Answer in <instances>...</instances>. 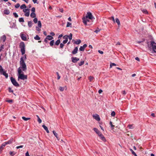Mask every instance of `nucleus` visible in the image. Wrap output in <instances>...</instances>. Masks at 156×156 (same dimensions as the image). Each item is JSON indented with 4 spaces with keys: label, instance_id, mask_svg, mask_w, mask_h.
<instances>
[{
    "label": "nucleus",
    "instance_id": "obj_4",
    "mask_svg": "<svg viewBox=\"0 0 156 156\" xmlns=\"http://www.w3.org/2000/svg\"><path fill=\"white\" fill-rule=\"evenodd\" d=\"M0 73L1 74L4 75L6 78H7L8 77V74L7 73L6 71H4V69L1 66H0Z\"/></svg>",
    "mask_w": 156,
    "mask_h": 156
},
{
    "label": "nucleus",
    "instance_id": "obj_37",
    "mask_svg": "<svg viewBox=\"0 0 156 156\" xmlns=\"http://www.w3.org/2000/svg\"><path fill=\"white\" fill-rule=\"evenodd\" d=\"M84 61H81L79 63V66H82L83 64L84 63Z\"/></svg>",
    "mask_w": 156,
    "mask_h": 156
},
{
    "label": "nucleus",
    "instance_id": "obj_28",
    "mask_svg": "<svg viewBox=\"0 0 156 156\" xmlns=\"http://www.w3.org/2000/svg\"><path fill=\"white\" fill-rule=\"evenodd\" d=\"M32 24L33 23L32 21H30L28 22V25L29 27H32Z\"/></svg>",
    "mask_w": 156,
    "mask_h": 156
},
{
    "label": "nucleus",
    "instance_id": "obj_56",
    "mask_svg": "<svg viewBox=\"0 0 156 156\" xmlns=\"http://www.w3.org/2000/svg\"><path fill=\"white\" fill-rule=\"evenodd\" d=\"M130 150L133 155L135 154V153H136L132 149H130Z\"/></svg>",
    "mask_w": 156,
    "mask_h": 156
},
{
    "label": "nucleus",
    "instance_id": "obj_45",
    "mask_svg": "<svg viewBox=\"0 0 156 156\" xmlns=\"http://www.w3.org/2000/svg\"><path fill=\"white\" fill-rule=\"evenodd\" d=\"M59 89L61 91H62L64 90V88L63 87H60L59 88Z\"/></svg>",
    "mask_w": 156,
    "mask_h": 156
},
{
    "label": "nucleus",
    "instance_id": "obj_48",
    "mask_svg": "<svg viewBox=\"0 0 156 156\" xmlns=\"http://www.w3.org/2000/svg\"><path fill=\"white\" fill-rule=\"evenodd\" d=\"M20 6V4L19 3L15 5V7L16 8H18Z\"/></svg>",
    "mask_w": 156,
    "mask_h": 156
},
{
    "label": "nucleus",
    "instance_id": "obj_59",
    "mask_svg": "<svg viewBox=\"0 0 156 156\" xmlns=\"http://www.w3.org/2000/svg\"><path fill=\"white\" fill-rule=\"evenodd\" d=\"M37 121L39 123H41L42 122L40 118L38 119Z\"/></svg>",
    "mask_w": 156,
    "mask_h": 156
},
{
    "label": "nucleus",
    "instance_id": "obj_22",
    "mask_svg": "<svg viewBox=\"0 0 156 156\" xmlns=\"http://www.w3.org/2000/svg\"><path fill=\"white\" fill-rule=\"evenodd\" d=\"M42 126L44 128V129L48 133H49V131L48 129V127L44 125H42Z\"/></svg>",
    "mask_w": 156,
    "mask_h": 156
},
{
    "label": "nucleus",
    "instance_id": "obj_60",
    "mask_svg": "<svg viewBox=\"0 0 156 156\" xmlns=\"http://www.w3.org/2000/svg\"><path fill=\"white\" fill-rule=\"evenodd\" d=\"M145 41V39H143V41H137V43L138 44H140L142 42H143Z\"/></svg>",
    "mask_w": 156,
    "mask_h": 156
},
{
    "label": "nucleus",
    "instance_id": "obj_53",
    "mask_svg": "<svg viewBox=\"0 0 156 156\" xmlns=\"http://www.w3.org/2000/svg\"><path fill=\"white\" fill-rule=\"evenodd\" d=\"M23 145H20L16 147V149H19L20 148H23Z\"/></svg>",
    "mask_w": 156,
    "mask_h": 156
},
{
    "label": "nucleus",
    "instance_id": "obj_35",
    "mask_svg": "<svg viewBox=\"0 0 156 156\" xmlns=\"http://www.w3.org/2000/svg\"><path fill=\"white\" fill-rule=\"evenodd\" d=\"M71 25H72L71 23H69V22H67L66 27H72Z\"/></svg>",
    "mask_w": 156,
    "mask_h": 156
},
{
    "label": "nucleus",
    "instance_id": "obj_18",
    "mask_svg": "<svg viewBox=\"0 0 156 156\" xmlns=\"http://www.w3.org/2000/svg\"><path fill=\"white\" fill-rule=\"evenodd\" d=\"M78 49L77 47H76L72 51V53L73 54H75L77 53Z\"/></svg>",
    "mask_w": 156,
    "mask_h": 156
},
{
    "label": "nucleus",
    "instance_id": "obj_9",
    "mask_svg": "<svg viewBox=\"0 0 156 156\" xmlns=\"http://www.w3.org/2000/svg\"><path fill=\"white\" fill-rule=\"evenodd\" d=\"M88 18L86 17H84L82 18L83 22V23L84 24V25H87V22H89V20L88 19Z\"/></svg>",
    "mask_w": 156,
    "mask_h": 156
},
{
    "label": "nucleus",
    "instance_id": "obj_46",
    "mask_svg": "<svg viewBox=\"0 0 156 156\" xmlns=\"http://www.w3.org/2000/svg\"><path fill=\"white\" fill-rule=\"evenodd\" d=\"M115 115V112L114 111H112L111 114V116H114Z\"/></svg>",
    "mask_w": 156,
    "mask_h": 156
},
{
    "label": "nucleus",
    "instance_id": "obj_49",
    "mask_svg": "<svg viewBox=\"0 0 156 156\" xmlns=\"http://www.w3.org/2000/svg\"><path fill=\"white\" fill-rule=\"evenodd\" d=\"M9 154L10 155L12 156H13L15 154L13 152L10 151Z\"/></svg>",
    "mask_w": 156,
    "mask_h": 156
},
{
    "label": "nucleus",
    "instance_id": "obj_47",
    "mask_svg": "<svg viewBox=\"0 0 156 156\" xmlns=\"http://www.w3.org/2000/svg\"><path fill=\"white\" fill-rule=\"evenodd\" d=\"M94 78V77L91 76H90L89 77V79L90 81H91Z\"/></svg>",
    "mask_w": 156,
    "mask_h": 156
},
{
    "label": "nucleus",
    "instance_id": "obj_39",
    "mask_svg": "<svg viewBox=\"0 0 156 156\" xmlns=\"http://www.w3.org/2000/svg\"><path fill=\"white\" fill-rule=\"evenodd\" d=\"M110 125H111L112 127V129H114V127L115 126L112 124V122L111 121H110Z\"/></svg>",
    "mask_w": 156,
    "mask_h": 156
},
{
    "label": "nucleus",
    "instance_id": "obj_41",
    "mask_svg": "<svg viewBox=\"0 0 156 156\" xmlns=\"http://www.w3.org/2000/svg\"><path fill=\"white\" fill-rule=\"evenodd\" d=\"M33 21H34V22L35 23H37L38 21H37V18L36 17L34 18V19L33 20Z\"/></svg>",
    "mask_w": 156,
    "mask_h": 156
},
{
    "label": "nucleus",
    "instance_id": "obj_16",
    "mask_svg": "<svg viewBox=\"0 0 156 156\" xmlns=\"http://www.w3.org/2000/svg\"><path fill=\"white\" fill-rule=\"evenodd\" d=\"M67 37H68L66 36V35H65L63 37V38L65 39L62 42V43L63 44H64L66 43L68 41V40L67 39Z\"/></svg>",
    "mask_w": 156,
    "mask_h": 156
},
{
    "label": "nucleus",
    "instance_id": "obj_29",
    "mask_svg": "<svg viewBox=\"0 0 156 156\" xmlns=\"http://www.w3.org/2000/svg\"><path fill=\"white\" fill-rule=\"evenodd\" d=\"M26 8L27 6L25 4H23L20 7V8L21 9H26Z\"/></svg>",
    "mask_w": 156,
    "mask_h": 156
},
{
    "label": "nucleus",
    "instance_id": "obj_38",
    "mask_svg": "<svg viewBox=\"0 0 156 156\" xmlns=\"http://www.w3.org/2000/svg\"><path fill=\"white\" fill-rule=\"evenodd\" d=\"M54 40H51L50 41V44L51 46H52L53 45L54 43Z\"/></svg>",
    "mask_w": 156,
    "mask_h": 156
},
{
    "label": "nucleus",
    "instance_id": "obj_32",
    "mask_svg": "<svg viewBox=\"0 0 156 156\" xmlns=\"http://www.w3.org/2000/svg\"><path fill=\"white\" fill-rule=\"evenodd\" d=\"M22 119L25 121H27L30 119V118H26L25 117L23 116L22 117Z\"/></svg>",
    "mask_w": 156,
    "mask_h": 156
},
{
    "label": "nucleus",
    "instance_id": "obj_23",
    "mask_svg": "<svg viewBox=\"0 0 156 156\" xmlns=\"http://www.w3.org/2000/svg\"><path fill=\"white\" fill-rule=\"evenodd\" d=\"M115 21L116 22V23H117V24L118 25V26L119 27L120 26V22L118 18H116L115 19Z\"/></svg>",
    "mask_w": 156,
    "mask_h": 156
},
{
    "label": "nucleus",
    "instance_id": "obj_61",
    "mask_svg": "<svg viewBox=\"0 0 156 156\" xmlns=\"http://www.w3.org/2000/svg\"><path fill=\"white\" fill-rule=\"evenodd\" d=\"M122 94L124 95H126V91L125 90H123V91L122 92Z\"/></svg>",
    "mask_w": 156,
    "mask_h": 156
},
{
    "label": "nucleus",
    "instance_id": "obj_21",
    "mask_svg": "<svg viewBox=\"0 0 156 156\" xmlns=\"http://www.w3.org/2000/svg\"><path fill=\"white\" fill-rule=\"evenodd\" d=\"M6 145L5 142L3 143L0 147V151H2Z\"/></svg>",
    "mask_w": 156,
    "mask_h": 156
},
{
    "label": "nucleus",
    "instance_id": "obj_44",
    "mask_svg": "<svg viewBox=\"0 0 156 156\" xmlns=\"http://www.w3.org/2000/svg\"><path fill=\"white\" fill-rule=\"evenodd\" d=\"M13 15L15 18H17L18 17V14L16 12L13 13Z\"/></svg>",
    "mask_w": 156,
    "mask_h": 156
},
{
    "label": "nucleus",
    "instance_id": "obj_43",
    "mask_svg": "<svg viewBox=\"0 0 156 156\" xmlns=\"http://www.w3.org/2000/svg\"><path fill=\"white\" fill-rule=\"evenodd\" d=\"M8 90H9V92H11V93H13V90H12L11 88L10 87H9L8 88Z\"/></svg>",
    "mask_w": 156,
    "mask_h": 156
},
{
    "label": "nucleus",
    "instance_id": "obj_13",
    "mask_svg": "<svg viewBox=\"0 0 156 156\" xmlns=\"http://www.w3.org/2000/svg\"><path fill=\"white\" fill-rule=\"evenodd\" d=\"M20 37L24 41H27V37L25 34H21Z\"/></svg>",
    "mask_w": 156,
    "mask_h": 156
},
{
    "label": "nucleus",
    "instance_id": "obj_20",
    "mask_svg": "<svg viewBox=\"0 0 156 156\" xmlns=\"http://www.w3.org/2000/svg\"><path fill=\"white\" fill-rule=\"evenodd\" d=\"M53 133L54 135V136L56 137L57 139H58V140H59L60 139V138H59V137L58 136V135L56 133L55 131L54 130L53 131Z\"/></svg>",
    "mask_w": 156,
    "mask_h": 156
},
{
    "label": "nucleus",
    "instance_id": "obj_1",
    "mask_svg": "<svg viewBox=\"0 0 156 156\" xmlns=\"http://www.w3.org/2000/svg\"><path fill=\"white\" fill-rule=\"evenodd\" d=\"M26 55H25L21 57L20 62V65L21 66L20 67L24 71H25L27 69L26 64L24 62V61L26 60Z\"/></svg>",
    "mask_w": 156,
    "mask_h": 156
},
{
    "label": "nucleus",
    "instance_id": "obj_25",
    "mask_svg": "<svg viewBox=\"0 0 156 156\" xmlns=\"http://www.w3.org/2000/svg\"><path fill=\"white\" fill-rule=\"evenodd\" d=\"M66 36L68 37L67 39L69 38V39L70 41L72 40V33H70L69 36L66 35Z\"/></svg>",
    "mask_w": 156,
    "mask_h": 156
},
{
    "label": "nucleus",
    "instance_id": "obj_24",
    "mask_svg": "<svg viewBox=\"0 0 156 156\" xmlns=\"http://www.w3.org/2000/svg\"><path fill=\"white\" fill-rule=\"evenodd\" d=\"M30 17L33 18H34L36 17V15L35 12H32L30 15Z\"/></svg>",
    "mask_w": 156,
    "mask_h": 156
},
{
    "label": "nucleus",
    "instance_id": "obj_17",
    "mask_svg": "<svg viewBox=\"0 0 156 156\" xmlns=\"http://www.w3.org/2000/svg\"><path fill=\"white\" fill-rule=\"evenodd\" d=\"M99 137L104 142H106V140L105 137L104 136L101 134Z\"/></svg>",
    "mask_w": 156,
    "mask_h": 156
},
{
    "label": "nucleus",
    "instance_id": "obj_27",
    "mask_svg": "<svg viewBox=\"0 0 156 156\" xmlns=\"http://www.w3.org/2000/svg\"><path fill=\"white\" fill-rule=\"evenodd\" d=\"M46 38L49 40H51L53 39V37L50 35L47 36Z\"/></svg>",
    "mask_w": 156,
    "mask_h": 156
},
{
    "label": "nucleus",
    "instance_id": "obj_14",
    "mask_svg": "<svg viewBox=\"0 0 156 156\" xmlns=\"http://www.w3.org/2000/svg\"><path fill=\"white\" fill-rule=\"evenodd\" d=\"M72 61L73 63H76V62L78 61L79 60V59L78 58H77V57H72Z\"/></svg>",
    "mask_w": 156,
    "mask_h": 156
},
{
    "label": "nucleus",
    "instance_id": "obj_42",
    "mask_svg": "<svg viewBox=\"0 0 156 156\" xmlns=\"http://www.w3.org/2000/svg\"><path fill=\"white\" fill-rule=\"evenodd\" d=\"M116 64L115 63H111L110 64V68H112L113 66H116Z\"/></svg>",
    "mask_w": 156,
    "mask_h": 156
},
{
    "label": "nucleus",
    "instance_id": "obj_52",
    "mask_svg": "<svg viewBox=\"0 0 156 156\" xmlns=\"http://www.w3.org/2000/svg\"><path fill=\"white\" fill-rule=\"evenodd\" d=\"M36 30L37 31L40 32V31L41 30L40 28H39V27H36Z\"/></svg>",
    "mask_w": 156,
    "mask_h": 156
},
{
    "label": "nucleus",
    "instance_id": "obj_54",
    "mask_svg": "<svg viewBox=\"0 0 156 156\" xmlns=\"http://www.w3.org/2000/svg\"><path fill=\"white\" fill-rule=\"evenodd\" d=\"M56 74H57L58 78V80H59L60 78V76L59 75V73L58 72H56Z\"/></svg>",
    "mask_w": 156,
    "mask_h": 156
},
{
    "label": "nucleus",
    "instance_id": "obj_36",
    "mask_svg": "<svg viewBox=\"0 0 156 156\" xmlns=\"http://www.w3.org/2000/svg\"><path fill=\"white\" fill-rule=\"evenodd\" d=\"M60 40L58 39L56 41L55 44V45H58L59 44H60Z\"/></svg>",
    "mask_w": 156,
    "mask_h": 156
},
{
    "label": "nucleus",
    "instance_id": "obj_15",
    "mask_svg": "<svg viewBox=\"0 0 156 156\" xmlns=\"http://www.w3.org/2000/svg\"><path fill=\"white\" fill-rule=\"evenodd\" d=\"M13 138H11L8 141L5 142V144H12L13 142Z\"/></svg>",
    "mask_w": 156,
    "mask_h": 156
},
{
    "label": "nucleus",
    "instance_id": "obj_7",
    "mask_svg": "<svg viewBox=\"0 0 156 156\" xmlns=\"http://www.w3.org/2000/svg\"><path fill=\"white\" fill-rule=\"evenodd\" d=\"M85 17L91 20H93V19H95L93 16L90 12H88Z\"/></svg>",
    "mask_w": 156,
    "mask_h": 156
},
{
    "label": "nucleus",
    "instance_id": "obj_58",
    "mask_svg": "<svg viewBox=\"0 0 156 156\" xmlns=\"http://www.w3.org/2000/svg\"><path fill=\"white\" fill-rule=\"evenodd\" d=\"M4 48V45H2V46L0 47V51H1L2 49Z\"/></svg>",
    "mask_w": 156,
    "mask_h": 156
},
{
    "label": "nucleus",
    "instance_id": "obj_3",
    "mask_svg": "<svg viewBox=\"0 0 156 156\" xmlns=\"http://www.w3.org/2000/svg\"><path fill=\"white\" fill-rule=\"evenodd\" d=\"M19 47L20 48L22 54V55H24L25 52V46L24 42H21L20 43Z\"/></svg>",
    "mask_w": 156,
    "mask_h": 156
},
{
    "label": "nucleus",
    "instance_id": "obj_5",
    "mask_svg": "<svg viewBox=\"0 0 156 156\" xmlns=\"http://www.w3.org/2000/svg\"><path fill=\"white\" fill-rule=\"evenodd\" d=\"M150 45L152 47L154 51V52H156V43L152 40L151 41Z\"/></svg>",
    "mask_w": 156,
    "mask_h": 156
},
{
    "label": "nucleus",
    "instance_id": "obj_33",
    "mask_svg": "<svg viewBox=\"0 0 156 156\" xmlns=\"http://www.w3.org/2000/svg\"><path fill=\"white\" fill-rule=\"evenodd\" d=\"M34 39L35 40H39L40 39V38L39 37V36L38 35H37L35 37H34Z\"/></svg>",
    "mask_w": 156,
    "mask_h": 156
},
{
    "label": "nucleus",
    "instance_id": "obj_34",
    "mask_svg": "<svg viewBox=\"0 0 156 156\" xmlns=\"http://www.w3.org/2000/svg\"><path fill=\"white\" fill-rule=\"evenodd\" d=\"M19 21L20 22H24V20L23 18H20L19 19Z\"/></svg>",
    "mask_w": 156,
    "mask_h": 156
},
{
    "label": "nucleus",
    "instance_id": "obj_12",
    "mask_svg": "<svg viewBox=\"0 0 156 156\" xmlns=\"http://www.w3.org/2000/svg\"><path fill=\"white\" fill-rule=\"evenodd\" d=\"M87 45L86 44H84L83 46H81L79 48V50L81 51H84L85 48L87 47Z\"/></svg>",
    "mask_w": 156,
    "mask_h": 156
},
{
    "label": "nucleus",
    "instance_id": "obj_31",
    "mask_svg": "<svg viewBox=\"0 0 156 156\" xmlns=\"http://www.w3.org/2000/svg\"><path fill=\"white\" fill-rule=\"evenodd\" d=\"M37 24L38 27L41 28V23L40 21H38L37 22Z\"/></svg>",
    "mask_w": 156,
    "mask_h": 156
},
{
    "label": "nucleus",
    "instance_id": "obj_57",
    "mask_svg": "<svg viewBox=\"0 0 156 156\" xmlns=\"http://www.w3.org/2000/svg\"><path fill=\"white\" fill-rule=\"evenodd\" d=\"M64 44H63V43H61L60 44V48H62L64 46Z\"/></svg>",
    "mask_w": 156,
    "mask_h": 156
},
{
    "label": "nucleus",
    "instance_id": "obj_51",
    "mask_svg": "<svg viewBox=\"0 0 156 156\" xmlns=\"http://www.w3.org/2000/svg\"><path fill=\"white\" fill-rule=\"evenodd\" d=\"M6 102H9V103H12L13 102V100H7L6 101Z\"/></svg>",
    "mask_w": 156,
    "mask_h": 156
},
{
    "label": "nucleus",
    "instance_id": "obj_40",
    "mask_svg": "<svg viewBox=\"0 0 156 156\" xmlns=\"http://www.w3.org/2000/svg\"><path fill=\"white\" fill-rule=\"evenodd\" d=\"M109 19L110 20H112L114 23H115V21L114 16H112L111 17L109 18Z\"/></svg>",
    "mask_w": 156,
    "mask_h": 156
},
{
    "label": "nucleus",
    "instance_id": "obj_26",
    "mask_svg": "<svg viewBox=\"0 0 156 156\" xmlns=\"http://www.w3.org/2000/svg\"><path fill=\"white\" fill-rule=\"evenodd\" d=\"M10 13L8 9H5L4 11V13L5 14L9 15Z\"/></svg>",
    "mask_w": 156,
    "mask_h": 156
},
{
    "label": "nucleus",
    "instance_id": "obj_55",
    "mask_svg": "<svg viewBox=\"0 0 156 156\" xmlns=\"http://www.w3.org/2000/svg\"><path fill=\"white\" fill-rule=\"evenodd\" d=\"M31 11L32 12H34L35 11V8L34 7H33L31 9Z\"/></svg>",
    "mask_w": 156,
    "mask_h": 156
},
{
    "label": "nucleus",
    "instance_id": "obj_63",
    "mask_svg": "<svg viewBox=\"0 0 156 156\" xmlns=\"http://www.w3.org/2000/svg\"><path fill=\"white\" fill-rule=\"evenodd\" d=\"M25 156H30L29 155L28 151H27L25 154Z\"/></svg>",
    "mask_w": 156,
    "mask_h": 156
},
{
    "label": "nucleus",
    "instance_id": "obj_10",
    "mask_svg": "<svg viewBox=\"0 0 156 156\" xmlns=\"http://www.w3.org/2000/svg\"><path fill=\"white\" fill-rule=\"evenodd\" d=\"M93 118L97 121H99L100 120V118L99 115L97 114H95L93 115Z\"/></svg>",
    "mask_w": 156,
    "mask_h": 156
},
{
    "label": "nucleus",
    "instance_id": "obj_64",
    "mask_svg": "<svg viewBox=\"0 0 156 156\" xmlns=\"http://www.w3.org/2000/svg\"><path fill=\"white\" fill-rule=\"evenodd\" d=\"M98 52L101 54H103V51H100V50H98Z\"/></svg>",
    "mask_w": 156,
    "mask_h": 156
},
{
    "label": "nucleus",
    "instance_id": "obj_11",
    "mask_svg": "<svg viewBox=\"0 0 156 156\" xmlns=\"http://www.w3.org/2000/svg\"><path fill=\"white\" fill-rule=\"evenodd\" d=\"M94 132L98 135L99 136L102 133L97 128H94L93 129Z\"/></svg>",
    "mask_w": 156,
    "mask_h": 156
},
{
    "label": "nucleus",
    "instance_id": "obj_8",
    "mask_svg": "<svg viewBox=\"0 0 156 156\" xmlns=\"http://www.w3.org/2000/svg\"><path fill=\"white\" fill-rule=\"evenodd\" d=\"M23 11L25 13V16L27 17H28L30 15L29 10L28 9H25L23 10Z\"/></svg>",
    "mask_w": 156,
    "mask_h": 156
},
{
    "label": "nucleus",
    "instance_id": "obj_30",
    "mask_svg": "<svg viewBox=\"0 0 156 156\" xmlns=\"http://www.w3.org/2000/svg\"><path fill=\"white\" fill-rule=\"evenodd\" d=\"M81 42V41L80 39H78L77 41L75 42V44H79Z\"/></svg>",
    "mask_w": 156,
    "mask_h": 156
},
{
    "label": "nucleus",
    "instance_id": "obj_50",
    "mask_svg": "<svg viewBox=\"0 0 156 156\" xmlns=\"http://www.w3.org/2000/svg\"><path fill=\"white\" fill-rule=\"evenodd\" d=\"M128 127L129 129H133V125H128Z\"/></svg>",
    "mask_w": 156,
    "mask_h": 156
},
{
    "label": "nucleus",
    "instance_id": "obj_19",
    "mask_svg": "<svg viewBox=\"0 0 156 156\" xmlns=\"http://www.w3.org/2000/svg\"><path fill=\"white\" fill-rule=\"evenodd\" d=\"M6 37L5 35H4L1 37L0 41H3L5 42L6 40Z\"/></svg>",
    "mask_w": 156,
    "mask_h": 156
},
{
    "label": "nucleus",
    "instance_id": "obj_6",
    "mask_svg": "<svg viewBox=\"0 0 156 156\" xmlns=\"http://www.w3.org/2000/svg\"><path fill=\"white\" fill-rule=\"evenodd\" d=\"M10 80L14 86L16 87H19L20 86V85L13 77H11L10 78Z\"/></svg>",
    "mask_w": 156,
    "mask_h": 156
},
{
    "label": "nucleus",
    "instance_id": "obj_62",
    "mask_svg": "<svg viewBox=\"0 0 156 156\" xmlns=\"http://www.w3.org/2000/svg\"><path fill=\"white\" fill-rule=\"evenodd\" d=\"M144 13H147V11L146 10H144L142 11Z\"/></svg>",
    "mask_w": 156,
    "mask_h": 156
},
{
    "label": "nucleus",
    "instance_id": "obj_2",
    "mask_svg": "<svg viewBox=\"0 0 156 156\" xmlns=\"http://www.w3.org/2000/svg\"><path fill=\"white\" fill-rule=\"evenodd\" d=\"M18 80L19 79H20L24 80L27 79V75H25L23 74V72L21 69L20 67L18 69Z\"/></svg>",
    "mask_w": 156,
    "mask_h": 156
}]
</instances>
